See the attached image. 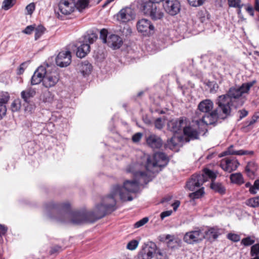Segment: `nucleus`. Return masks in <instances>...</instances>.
I'll use <instances>...</instances> for the list:
<instances>
[{"label": "nucleus", "instance_id": "1", "mask_svg": "<svg viewBox=\"0 0 259 259\" xmlns=\"http://www.w3.org/2000/svg\"><path fill=\"white\" fill-rule=\"evenodd\" d=\"M118 195L122 201L133 199L131 196H128L126 199L120 187L115 185L112 187L110 195L104 197L101 203L96 205L95 212L84 210L72 211L69 202L56 203L50 202L45 204V208L49 217L61 224L76 225L93 223L116 209L115 197Z\"/></svg>", "mask_w": 259, "mask_h": 259}, {"label": "nucleus", "instance_id": "2", "mask_svg": "<svg viewBox=\"0 0 259 259\" xmlns=\"http://www.w3.org/2000/svg\"><path fill=\"white\" fill-rule=\"evenodd\" d=\"M255 82L256 81L253 80L244 83L240 87H231L226 94L219 96L217 99L231 113L233 107L237 108V102L242 94L247 93Z\"/></svg>", "mask_w": 259, "mask_h": 259}, {"label": "nucleus", "instance_id": "3", "mask_svg": "<svg viewBox=\"0 0 259 259\" xmlns=\"http://www.w3.org/2000/svg\"><path fill=\"white\" fill-rule=\"evenodd\" d=\"M127 171L133 174L134 180L125 181L123 183V187L117 185L120 187V190L126 196V199H127L128 196H131L130 193H137L139 190L140 185H146L152 180L151 177L145 172L134 170L133 165L129 166Z\"/></svg>", "mask_w": 259, "mask_h": 259}, {"label": "nucleus", "instance_id": "4", "mask_svg": "<svg viewBox=\"0 0 259 259\" xmlns=\"http://www.w3.org/2000/svg\"><path fill=\"white\" fill-rule=\"evenodd\" d=\"M168 161V158L165 153H156L152 156L147 157L145 169L147 171L152 174L158 173L161 170L162 168L167 164Z\"/></svg>", "mask_w": 259, "mask_h": 259}, {"label": "nucleus", "instance_id": "5", "mask_svg": "<svg viewBox=\"0 0 259 259\" xmlns=\"http://www.w3.org/2000/svg\"><path fill=\"white\" fill-rule=\"evenodd\" d=\"M215 104L218 105L216 109L206 113L202 116V121L206 125H211L217 122L219 118H225L231 115V112L224 106L222 102L217 99Z\"/></svg>", "mask_w": 259, "mask_h": 259}, {"label": "nucleus", "instance_id": "6", "mask_svg": "<svg viewBox=\"0 0 259 259\" xmlns=\"http://www.w3.org/2000/svg\"><path fill=\"white\" fill-rule=\"evenodd\" d=\"M159 5H154L151 3H143L142 8L143 13L151 17L153 20L161 19L164 16L160 10Z\"/></svg>", "mask_w": 259, "mask_h": 259}, {"label": "nucleus", "instance_id": "7", "mask_svg": "<svg viewBox=\"0 0 259 259\" xmlns=\"http://www.w3.org/2000/svg\"><path fill=\"white\" fill-rule=\"evenodd\" d=\"M59 80V75L55 68L50 69L47 65V72L43 80V85L46 88L54 87Z\"/></svg>", "mask_w": 259, "mask_h": 259}, {"label": "nucleus", "instance_id": "8", "mask_svg": "<svg viewBox=\"0 0 259 259\" xmlns=\"http://www.w3.org/2000/svg\"><path fill=\"white\" fill-rule=\"evenodd\" d=\"M157 246L153 242H148L145 243L142 249L138 253L137 259H151L153 256V254L156 253Z\"/></svg>", "mask_w": 259, "mask_h": 259}, {"label": "nucleus", "instance_id": "9", "mask_svg": "<svg viewBox=\"0 0 259 259\" xmlns=\"http://www.w3.org/2000/svg\"><path fill=\"white\" fill-rule=\"evenodd\" d=\"M36 94V90L31 87H29L26 90L22 91L21 93V97L25 103L29 105V107H25V111L32 112L34 107L31 102V99L33 98Z\"/></svg>", "mask_w": 259, "mask_h": 259}, {"label": "nucleus", "instance_id": "10", "mask_svg": "<svg viewBox=\"0 0 259 259\" xmlns=\"http://www.w3.org/2000/svg\"><path fill=\"white\" fill-rule=\"evenodd\" d=\"M136 14L134 9L126 7L122 8L116 14L117 20L121 23H126L135 19Z\"/></svg>", "mask_w": 259, "mask_h": 259}, {"label": "nucleus", "instance_id": "11", "mask_svg": "<svg viewBox=\"0 0 259 259\" xmlns=\"http://www.w3.org/2000/svg\"><path fill=\"white\" fill-rule=\"evenodd\" d=\"M196 122V125H190L188 124V120H187L186 126H184L183 130L184 135L188 142L191 140H195L199 138V132L197 127L199 121L197 120Z\"/></svg>", "mask_w": 259, "mask_h": 259}, {"label": "nucleus", "instance_id": "12", "mask_svg": "<svg viewBox=\"0 0 259 259\" xmlns=\"http://www.w3.org/2000/svg\"><path fill=\"white\" fill-rule=\"evenodd\" d=\"M206 181L204 174H195L187 182L186 186L189 190L193 191L199 188Z\"/></svg>", "mask_w": 259, "mask_h": 259}, {"label": "nucleus", "instance_id": "13", "mask_svg": "<svg viewBox=\"0 0 259 259\" xmlns=\"http://www.w3.org/2000/svg\"><path fill=\"white\" fill-rule=\"evenodd\" d=\"M137 28L139 32L145 36L153 34L154 30V26L150 20L146 19H142L138 21Z\"/></svg>", "mask_w": 259, "mask_h": 259}, {"label": "nucleus", "instance_id": "14", "mask_svg": "<svg viewBox=\"0 0 259 259\" xmlns=\"http://www.w3.org/2000/svg\"><path fill=\"white\" fill-rule=\"evenodd\" d=\"M187 120L188 119L185 117L172 119L168 122L167 128L174 133H180L183 130Z\"/></svg>", "mask_w": 259, "mask_h": 259}, {"label": "nucleus", "instance_id": "15", "mask_svg": "<svg viewBox=\"0 0 259 259\" xmlns=\"http://www.w3.org/2000/svg\"><path fill=\"white\" fill-rule=\"evenodd\" d=\"M162 5L165 11L171 16L177 15L181 9L180 3L178 0H163Z\"/></svg>", "mask_w": 259, "mask_h": 259}, {"label": "nucleus", "instance_id": "16", "mask_svg": "<svg viewBox=\"0 0 259 259\" xmlns=\"http://www.w3.org/2000/svg\"><path fill=\"white\" fill-rule=\"evenodd\" d=\"M203 239V233L200 230L187 232L184 237V241L190 244L199 243Z\"/></svg>", "mask_w": 259, "mask_h": 259}, {"label": "nucleus", "instance_id": "17", "mask_svg": "<svg viewBox=\"0 0 259 259\" xmlns=\"http://www.w3.org/2000/svg\"><path fill=\"white\" fill-rule=\"evenodd\" d=\"M74 4V0H61L58 6V11L64 15H69L75 9Z\"/></svg>", "mask_w": 259, "mask_h": 259}, {"label": "nucleus", "instance_id": "18", "mask_svg": "<svg viewBox=\"0 0 259 259\" xmlns=\"http://www.w3.org/2000/svg\"><path fill=\"white\" fill-rule=\"evenodd\" d=\"M146 142L148 147L153 150L159 149L163 145L161 138L154 134H150L146 136Z\"/></svg>", "mask_w": 259, "mask_h": 259}, {"label": "nucleus", "instance_id": "19", "mask_svg": "<svg viewBox=\"0 0 259 259\" xmlns=\"http://www.w3.org/2000/svg\"><path fill=\"white\" fill-rule=\"evenodd\" d=\"M71 61V55L69 51L60 52L56 58V64L61 67H67Z\"/></svg>", "mask_w": 259, "mask_h": 259}, {"label": "nucleus", "instance_id": "20", "mask_svg": "<svg viewBox=\"0 0 259 259\" xmlns=\"http://www.w3.org/2000/svg\"><path fill=\"white\" fill-rule=\"evenodd\" d=\"M239 163L235 158H227L223 159L220 164L221 167L226 171L231 172L235 170L238 166Z\"/></svg>", "mask_w": 259, "mask_h": 259}, {"label": "nucleus", "instance_id": "21", "mask_svg": "<svg viewBox=\"0 0 259 259\" xmlns=\"http://www.w3.org/2000/svg\"><path fill=\"white\" fill-rule=\"evenodd\" d=\"M47 67L40 66L34 72L31 79V85L39 84L40 82H43L44 78L47 72Z\"/></svg>", "mask_w": 259, "mask_h": 259}, {"label": "nucleus", "instance_id": "22", "mask_svg": "<svg viewBox=\"0 0 259 259\" xmlns=\"http://www.w3.org/2000/svg\"><path fill=\"white\" fill-rule=\"evenodd\" d=\"M221 229L218 227H209L203 234L204 239H206L210 241H214L221 234Z\"/></svg>", "mask_w": 259, "mask_h": 259}, {"label": "nucleus", "instance_id": "23", "mask_svg": "<svg viewBox=\"0 0 259 259\" xmlns=\"http://www.w3.org/2000/svg\"><path fill=\"white\" fill-rule=\"evenodd\" d=\"M122 38L116 34H111L108 37L107 45L113 49H119L122 45Z\"/></svg>", "mask_w": 259, "mask_h": 259}, {"label": "nucleus", "instance_id": "24", "mask_svg": "<svg viewBox=\"0 0 259 259\" xmlns=\"http://www.w3.org/2000/svg\"><path fill=\"white\" fill-rule=\"evenodd\" d=\"M258 165L254 161L248 162L245 166V171L248 177L250 179H254L255 177L257 175Z\"/></svg>", "mask_w": 259, "mask_h": 259}, {"label": "nucleus", "instance_id": "25", "mask_svg": "<svg viewBox=\"0 0 259 259\" xmlns=\"http://www.w3.org/2000/svg\"><path fill=\"white\" fill-rule=\"evenodd\" d=\"M213 107V102L209 99H205L199 103L198 109L205 113L210 112Z\"/></svg>", "mask_w": 259, "mask_h": 259}, {"label": "nucleus", "instance_id": "26", "mask_svg": "<svg viewBox=\"0 0 259 259\" xmlns=\"http://www.w3.org/2000/svg\"><path fill=\"white\" fill-rule=\"evenodd\" d=\"M90 51V46L88 43H83L78 47L76 51V56L82 58L84 57Z\"/></svg>", "mask_w": 259, "mask_h": 259}, {"label": "nucleus", "instance_id": "27", "mask_svg": "<svg viewBox=\"0 0 259 259\" xmlns=\"http://www.w3.org/2000/svg\"><path fill=\"white\" fill-rule=\"evenodd\" d=\"M78 67L79 71L84 76L90 74L92 70L91 64L89 63L88 61L82 62L78 65Z\"/></svg>", "mask_w": 259, "mask_h": 259}, {"label": "nucleus", "instance_id": "28", "mask_svg": "<svg viewBox=\"0 0 259 259\" xmlns=\"http://www.w3.org/2000/svg\"><path fill=\"white\" fill-rule=\"evenodd\" d=\"M210 188L215 192L223 195L226 193L225 187L221 183L217 182H212L210 185Z\"/></svg>", "mask_w": 259, "mask_h": 259}, {"label": "nucleus", "instance_id": "29", "mask_svg": "<svg viewBox=\"0 0 259 259\" xmlns=\"http://www.w3.org/2000/svg\"><path fill=\"white\" fill-rule=\"evenodd\" d=\"M230 179L232 183L241 185L244 183V178L240 172L232 174L230 176Z\"/></svg>", "mask_w": 259, "mask_h": 259}, {"label": "nucleus", "instance_id": "30", "mask_svg": "<svg viewBox=\"0 0 259 259\" xmlns=\"http://www.w3.org/2000/svg\"><path fill=\"white\" fill-rule=\"evenodd\" d=\"M41 99L45 103H51L54 100V96L50 91L46 90L42 92Z\"/></svg>", "mask_w": 259, "mask_h": 259}, {"label": "nucleus", "instance_id": "31", "mask_svg": "<svg viewBox=\"0 0 259 259\" xmlns=\"http://www.w3.org/2000/svg\"><path fill=\"white\" fill-rule=\"evenodd\" d=\"M197 17L202 23H207L210 19V15L205 10L199 11Z\"/></svg>", "mask_w": 259, "mask_h": 259}, {"label": "nucleus", "instance_id": "32", "mask_svg": "<svg viewBox=\"0 0 259 259\" xmlns=\"http://www.w3.org/2000/svg\"><path fill=\"white\" fill-rule=\"evenodd\" d=\"M98 38V35L93 32H90L88 33L87 35L84 36V40L86 43L88 44H92Z\"/></svg>", "mask_w": 259, "mask_h": 259}, {"label": "nucleus", "instance_id": "33", "mask_svg": "<svg viewBox=\"0 0 259 259\" xmlns=\"http://www.w3.org/2000/svg\"><path fill=\"white\" fill-rule=\"evenodd\" d=\"M201 174H204L206 181H207L208 178L211 179V182H214V180L217 178V174L215 172L206 168L203 169V172Z\"/></svg>", "mask_w": 259, "mask_h": 259}, {"label": "nucleus", "instance_id": "34", "mask_svg": "<svg viewBox=\"0 0 259 259\" xmlns=\"http://www.w3.org/2000/svg\"><path fill=\"white\" fill-rule=\"evenodd\" d=\"M75 8L79 11L84 9L89 5V0H74Z\"/></svg>", "mask_w": 259, "mask_h": 259}, {"label": "nucleus", "instance_id": "35", "mask_svg": "<svg viewBox=\"0 0 259 259\" xmlns=\"http://www.w3.org/2000/svg\"><path fill=\"white\" fill-rule=\"evenodd\" d=\"M204 194V187H201L198 190L189 194V197L192 199L201 198Z\"/></svg>", "mask_w": 259, "mask_h": 259}, {"label": "nucleus", "instance_id": "36", "mask_svg": "<svg viewBox=\"0 0 259 259\" xmlns=\"http://www.w3.org/2000/svg\"><path fill=\"white\" fill-rule=\"evenodd\" d=\"M247 205L252 207H257L259 206V196L248 199L246 201Z\"/></svg>", "mask_w": 259, "mask_h": 259}, {"label": "nucleus", "instance_id": "37", "mask_svg": "<svg viewBox=\"0 0 259 259\" xmlns=\"http://www.w3.org/2000/svg\"><path fill=\"white\" fill-rule=\"evenodd\" d=\"M21 107V102L19 99H15L11 104L12 112H17L20 110Z\"/></svg>", "mask_w": 259, "mask_h": 259}, {"label": "nucleus", "instance_id": "38", "mask_svg": "<svg viewBox=\"0 0 259 259\" xmlns=\"http://www.w3.org/2000/svg\"><path fill=\"white\" fill-rule=\"evenodd\" d=\"M35 30V39H38L45 32L46 28L42 25H38L34 29Z\"/></svg>", "mask_w": 259, "mask_h": 259}, {"label": "nucleus", "instance_id": "39", "mask_svg": "<svg viewBox=\"0 0 259 259\" xmlns=\"http://www.w3.org/2000/svg\"><path fill=\"white\" fill-rule=\"evenodd\" d=\"M228 2L230 7L242 8L244 6L241 0H228Z\"/></svg>", "mask_w": 259, "mask_h": 259}, {"label": "nucleus", "instance_id": "40", "mask_svg": "<svg viewBox=\"0 0 259 259\" xmlns=\"http://www.w3.org/2000/svg\"><path fill=\"white\" fill-rule=\"evenodd\" d=\"M16 1V0H4L2 8L5 10H9L14 5Z\"/></svg>", "mask_w": 259, "mask_h": 259}, {"label": "nucleus", "instance_id": "41", "mask_svg": "<svg viewBox=\"0 0 259 259\" xmlns=\"http://www.w3.org/2000/svg\"><path fill=\"white\" fill-rule=\"evenodd\" d=\"M251 257L259 256V243H256L252 246L250 250Z\"/></svg>", "mask_w": 259, "mask_h": 259}, {"label": "nucleus", "instance_id": "42", "mask_svg": "<svg viewBox=\"0 0 259 259\" xmlns=\"http://www.w3.org/2000/svg\"><path fill=\"white\" fill-rule=\"evenodd\" d=\"M259 190V179H256L253 185L250 187V189H249V192L251 194H256L257 191Z\"/></svg>", "mask_w": 259, "mask_h": 259}, {"label": "nucleus", "instance_id": "43", "mask_svg": "<svg viewBox=\"0 0 259 259\" xmlns=\"http://www.w3.org/2000/svg\"><path fill=\"white\" fill-rule=\"evenodd\" d=\"M10 100V96L8 93H3L0 98V104L6 105Z\"/></svg>", "mask_w": 259, "mask_h": 259}, {"label": "nucleus", "instance_id": "44", "mask_svg": "<svg viewBox=\"0 0 259 259\" xmlns=\"http://www.w3.org/2000/svg\"><path fill=\"white\" fill-rule=\"evenodd\" d=\"M254 240L251 239L250 237H247L243 238L241 242V243L243 245L247 246L253 244L254 243Z\"/></svg>", "mask_w": 259, "mask_h": 259}, {"label": "nucleus", "instance_id": "45", "mask_svg": "<svg viewBox=\"0 0 259 259\" xmlns=\"http://www.w3.org/2000/svg\"><path fill=\"white\" fill-rule=\"evenodd\" d=\"M138 244L139 242L137 240H133L128 243L126 247L127 249L133 250L137 247Z\"/></svg>", "mask_w": 259, "mask_h": 259}, {"label": "nucleus", "instance_id": "46", "mask_svg": "<svg viewBox=\"0 0 259 259\" xmlns=\"http://www.w3.org/2000/svg\"><path fill=\"white\" fill-rule=\"evenodd\" d=\"M227 238L235 242H238L240 240V236L239 235L231 233L228 234Z\"/></svg>", "mask_w": 259, "mask_h": 259}, {"label": "nucleus", "instance_id": "47", "mask_svg": "<svg viewBox=\"0 0 259 259\" xmlns=\"http://www.w3.org/2000/svg\"><path fill=\"white\" fill-rule=\"evenodd\" d=\"M108 32L107 30L103 29L100 31V38L102 40L103 43H107L108 41L107 38Z\"/></svg>", "mask_w": 259, "mask_h": 259}, {"label": "nucleus", "instance_id": "48", "mask_svg": "<svg viewBox=\"0 0 259 259\" xmlns=\"http://www.w3.org/2000/svg\"><path fill=\"white\" fill-rule=\"evenodd\" d=\"M148 220H149V219L148 218H147V217L144 218L142 219H141V220L137 222L134 224V227L136 228H138L140 227H142L143 225H144L145 224H146L148 222Z\"/></svg>", "mask_w": 259, "mask_h": 259}, {"label": "nucleus", "instance_id": "49", "mask_svg": "<svg viewBox=\"0 0 259 259\" xmlns=\"http://www.w3.org/2000/svg\"><path fill=\"white\" fill-rule=\"evenodd\" d=\"M189 4L193 7H198L203 4V0H188Z\"/></svg>", "mask_w": 259, "mask_h": 259}, {"label": "nucleus", "instance_id": "50", "mask_svg": "<svg viewBox=\"0 0 259 259\" xmlns=\"http://www.w3.org/2000/svg\"><path fill=\"white\" fill-rule=\"evenodd\" d=\"M238 151L234 150L233 145H231L230 146H229V148H228L227 150L224 152V155H226L228 154L237 155H238Z\"/></svg>", "mask_w": 259, "mask_h": 259}, {"label": "nucleus", "instance_id": "51", "mask_svg": "<svg viewBox=\"0 0 259 259\" xmlns=\"http://www.w3.org/2000/svg\"><path fill=\"white\" fill-rule=\"evenodd\" d=\"M26 10L27 11V14L29 15H31L34 10H35V4L34 3H31L28 5L26 7Z\"/></svg>", "mask_w": 259, "mask_h": 259}, {"label": "nucleus", "instance_id": "52", "mask_svg": "<svg viewBox=\"0 0 259 259\" xmlns=\"http://www.w3.org/2000/svg\"><path fill=\"white\" fill-rule=\"evenodd\" d=\"M7 107L6 105L0 104V120L6 115Z\"/></svg>", "mask_w": 259, "mask_h": 259}, {"label": "nucleus", "instance_id": "53", "mask_svg": "<svg viewBox=\"0 0 259 259\" xmlns=\"http://www.w3.org/2000/svg\"><path fill=\"white\" fill-rule=\"evenodd\" d=\"M155 126L156 128L160 130L163 126V124L162 122L161 118H158L155 121Z\"/></svg>", "mask_w": 259, "mask_h": 259}, {"label": "nucleus", "instance_id": "54", "mask_svg": "<svg viewBox=\"0 0 259 259\" xmlns=\"http://www.w3.org/2000/svg\"><path fill=\"white\" fill-rule=\"evenodd\" d=\"M142 137V134L141 133H137L134 135L132 137V140L134 142H138L140 141Z\"/></svg>", "mask_w": 259, "mask_h": 259}, {"label": "nucleus", "instance_id": "55", "mask_svg": "<svg viewBox=\"0 0 259 259\" xmlns=\"http://www.w3.org/2000/svg\"><path fill=\"white\" fill-rule=\"evenodd\" d=\"M34 29V27L33 25H29L22 31V32L27 34H30Z\"/></svg>", "mask_w": 259, "mask_h": 259}, {"label": "nucleus", "instance_id": "56", "mask_svg": "<svg viewBox=\"0 0 259 259\" xmlns=\"http://www.w3.org/2000/svg\"><path fill=\"white\" fill-rule=\"evenodd\" d=\"M253 154V151L240 150H238V155H252Z\"/></svg>", "mask_w": 259, "mask_h": 259}, {"label": "nucleus", "instance_id": "57", "mask_svg": "<svg viewBox=\"0 0 259 259\" xmlns=\"http://www.w3.org/2000/svg\"><path fill=\"white\" fill-rule=\"evenodd\" d=\"M172 213V210L164 211L161 213L160 218L162 220L164 219L165 217L170 216Z\"/></svg>", "mask_w": 259, "mask_h": 259}, {"label": "nucleus", "instance_id": "58", "mask_svg": "<svg viewBox=\"0 0 259 259\" xmlns=\"http://www.w3.org/2000/svg\"><path fill=\"white\" fill-rule=\"evenodd\" d=\"M238 112L240 114V115H239V119L240 120L242 119L244 117L246 116L248 114V112L245 109L240 110L238 111Z\"/></svg>", "mask_w": 259, "mask_h": 259}, {"label": "nucleus", "instance_id": "59", "mask_svg": "<svg viewBox=\"0 0 259 259\" xmlns=\"http://www.w3.org/2000/svg\"><path fill=\"white\" fill-rule=\"evenodd\" d=\"M7 228L4 226L0 224V236L4 235L7 231Z\"/></svg>", "mask_w": 259, "mask_h": 259}, {"label": "nucleus", "instance_id": "60", "mask_svg": "<svg viewBox=\"0 0 259 259\" xmlns=\"http://www.w3.org/2000/svg\"><path fill=\"white\" fill-rule=\"evenodd\" d=\"M256 119H257V118H256V119L253 118L250 121L247 122V125L243 127V128L245 129L247 127H248L249 128H250V127L251 126V125L255 122Z\"/></svg>", "mask_w": 259, "mask_h": 259}, {"label": "nucleus", "instance_id": "61", "mask_svg": "<svg viewBox=\"0 0 259 259\" xmlns=\"http://www.w3.org/2000/svg\"><path fill=\"white\" fill-rule=\"evenodd\" d=\"M61 249V247L59 246H55L51 248L50 250L51 254L55 253L58 251H59Z\"/></svg>", "mask_w": 259, "mask_h": 259}, {"label": "nucleus", "instance_id": "62", "mask_svg": "<svg viewBox=\"0 0 259 259\" xmlns=\"http://www.w3.org/2000/svg\"><path fill=\"white\" fill-rule=\"evenodd\" d=\"M162 1L163 2V0H148V1H146L145 2H144L143 3H151L154 5H159V3L160 2Z\"/></svg>", "mask_w": 259, "mask_h": 259}, {"label": "nucleus", "instance_id": "63", "mask_svg": "<svg viewBox=\"0 0 259 259\" xmlns=\"http://www.w3.org/2000/svg\"><path fill=\"white\" fill-rule=\"evenodd\" d=\"M180 205V202L179 200H176L174 203H172V206L173 207V209L175 211H176L178 207Z\"/></svg>", "mask_w": 259, "mask_h": 259}, {"label": "nucleus", "instance_id": "64", "mask_svg": "<svg viewBox=\"0 0 259 259\" xmlns=\"http://www.w3.org/2000/svg\"><path fill=\"white\" fill-rule=\"evenodd\" d=\"M247 12L251 15V16H253V12H254V10L252 8V7L251 6H248L246 9Z\"/></svg>", "mask_w": 259, "mask_h": 259}]
</instances>
